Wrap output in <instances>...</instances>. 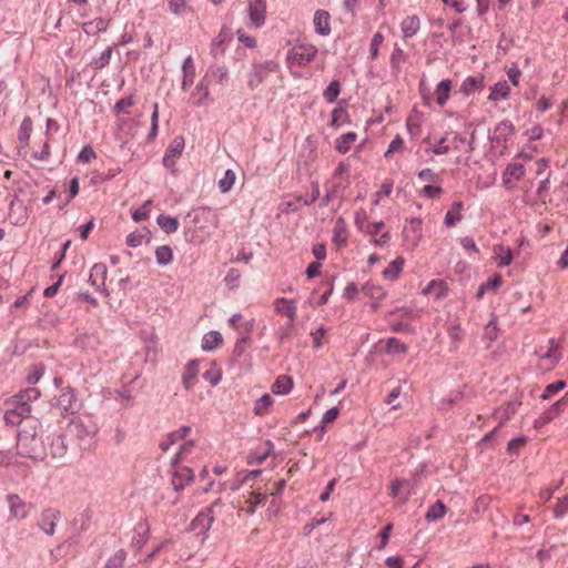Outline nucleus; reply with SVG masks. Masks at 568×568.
I'll return each mask as SVG.
<instances>
[{"label": "nucleus", "mask_w": 568, "mask_h": 568, "mask_svg": "<svg viewBox=\"0 0 568 568\" xmlns=\"http://www.w3.org/2000/svg\"><path fill=\"white\" fill-rule=\"evenodd\" d=\"M453 82L449 79L442 80L435 89L436 102L439 106H444L449 99Z\"/></svg>", "instance_id": "30"}, {"label": "nucleus", "mask_w": 568, "mask_h": 568, "mask_svg": "<svg viewBox=\"0 0 568 568\" xmlns=\"http://www.w3.org/2000/svg\"><path fill=\"white\" fill-rule=\"evenodd\" d=\"M227 41V36L223 32H220L211 43V54L214 57L221 55L225 51V44Z\"/></svg>", "instance_id": "52"}, {"label": "nucleus", "mask_w": 568, "mask_h": 568, "mask_svg": "<svg viewBox=\"0 0 568 568\" xmlns=\"http://www.w3.org/2000/svg\"><path fill=\"white\" fill-rule=\"evenodd\" d=\"M552 513L554 517L557 519L565 517V515L568 513V494L557 501L552 509Z\"/></svg>", "instance_id": "64"}, {"label": "nucleus", "mask_w": 568, "mask_h": 568, "mask_svg": "<svg viewBox=\"0 0 568 568\" xmlns=\"http://www.w3.org/2000/svg\"><path fill=\"white\" fill-rule=\"evenodd\" d=\"M523 404V395L519 393L514 394L510 399L503 406L494 412V416L499 419V425L509 420Z\"/></svg>", "instance_id": "6"}, {"label": "nucleus", "mask_w": 568, "mask_h": 568, "mask_svg": "<svg viewBox=\"0 0 568 568\" xmlns=\"http://www.w3.org/2000/svg\"><path fill=\"white\" fill-rule=\"evenodd\" d=\"M191 432V427L190 426H181L179 429L176 430H173L171 433H169L159 444V447L162 452H166L169 450V448L181 442V440H184L185 437L189 435V433Z\"/></svg>", "instance_id": "19"}, {"label": "nucleus", "mask_w": 568, "mask_h": 568, "mask_svg": "<svg viewBox=\"0 0 568 568\" xmlns=\"http://www.w3.org/2000/svg\"><path fill=\"white\" fill-rule=\"evenodd\" d=\"M108 274V267L104 263H95L89 274V283L98 291L103 293L105 296L109 295V291L105 287V280Z\"/></svg>", "instance_id": "10"}, {"label": "nucleus", "mask_w": 568, "mask_h": 568, "mask_svg": "<svg viewBox=\"0 0 568 568\" xmlns=\"http://www.w3.org/2000/svg\"><path fill=\"white\" fill-rule=\"evenodd\" d=\"M466 143L467 139L457 132L452 133V138L448 139V145H450V151H466Z\"/></svg>", "instance_id": "60"}, {"label": "nucleus", "mask_w": 568, "mask_h": 568, "mask_svg": "<svg viewBox=\"0 0 568 568\" xmlns=\"http://www.w3.org/2000/svg\"><path fill=\"white\" fill-rule=\"evenodd\" d=\"M59 404L67 410L73 413L78 408L75 393L72 388L63 392L59 397Z\"/></svg>", "instance_id": "41"}, {"label": "nucleus", "mask_w": 568, "mask_h": 568, "mask_svg": "<svg viewBox=\"0 0 568 568\" xmlns=\"http://www.w3.org/2000/svg\"><path fill=\"white\" fill-rule=\"evenodd\" d=\"M210 98L209 80L204 75L196 84L191 94L192 103L196 106L203 105Z\"/></svg>", "instance_id": "21"}, {"label": "nucleus", "mask_w": 568, "mask_h": 568, "mask_svg": "<svg viewBox=\"0 0 568 568\" xmlns=\"http://www.w3.org/2000/svg\"><path fill=\"white\" fill-rule=\"evenodd\" d=\"M222 342L223 337L219 331H210L203 335L201 347L205 352H211L222 344Z\"/></svg>", "instance_id": "29"}, {"label": "nucleus", "mask_w": 568, "mask_h": 568, "mask_svg": "<svg viewBox=\"0 0 568 568\" xmlns=\"http://www.w3.org/2000/svg\"><path fill=\"white\" fill-rule=\"evenodd\" d=\"M494 252L496 254V261L498 267L508 266L513 261V253L509 247H505L504 245H497L494 247Z\"/></svg>", "instance_id": "42"}, {"label": "nucleus", "mask_w": 568, "mask_h": 568, "mask_svg": "<svg viewBox=\"0 0 568 568\" xmlns=\"http://www.w3.org/2000/svg\"><path fill=\"white\" fill-rule=\"evenodd\" d=\"M247 13L250 26L257 29L262 28L266 19V0H248Z\"/></svg>", "instance_id": "7"}, {"label": "nucleus", "mask_w": 568, "mask_h": 568, "mask_svg": "<svg viewBox=\"0 0 568 568\" xmlns=\"http://www.w3.org/2000/svg\"><path fill=\"white\" fill-rule=\"evenodd\" d=\"M51 455L55 458L63 457L67 453L65 437L58 435L53 437L50 446Z\"/></svg>", "instance_id": "45"}, {"label": "nucleus", "mask_w": 568, "mask_h": 568, "mask_svg": "<svg viewBox=\"0 0 568 568\" xmlns=\"http://www.w3.org/2000/svg\"><path fill=\"white\" fill-rule=\"evenodd\" d=\"M339 93H341V84L337 80H333L327 85V88L324 90L323 97L327 102L333 103L336 101Z\"/></svg>", "instance_id": "54"}, {"label": "nucleus", "mask_w": 568, "mask_h": 568, "mask_svg": "<svg viewBox=\"0 0 568 568\" xmlns=\"http://www.w3.org/2000/svg\"><path fill=\"white\" fill-rule=\"evenodd\" d=\"M403 234L406 245L412 248L416 247L422 239V221L412 219L404 227Z\"/></svg>", "instance_id": "14"}, {"label": "nucleus", "mask_w": 568, "mask_h": 568, "mask_svg": "<svg viewBox=\"0 0 568 568\" xmlns=\"http://www.w3.org/2000/svg\"><path fill=\"white\" fill-rule=\"evenodd\" d=\"M203 378L212 386H216L222 379V372L215 363H211L210 367L203 373Z\"/></svg>", "instance_id": "49"}, {"label": "nucleus", "mask_w": 568, "mask_h": 568, "mask_svg": "<svg viewBox=\"0 0 568 568\" xmlns=\"http://www.w3.org/2000/svg\"><path fill=\"white\" fill-rule=\"evenodd\" d=\"M413 494V487L409 485L407 480L396 478L392 481L389 487V496L398 497L402 504L408 501L409 497Z\"/></svg>", "instance_id": "16"}, {"label": "nucleus", "mask_w": 568, "mask_h": 568, "mask_svg": "<svg viewBox=\"0 0 568 568\" xmlns=\"http://www.w3.org/2000/svg\"><path fill=\"white\" fill-rule=\"evenodd\" d=\"M6 404L9 406L8 409L4 413V422L8 425H19L23 418H27L31 414V406H24L23 404H17V403H8Z\"/></svg>", "instance_id": "8"}, {"label": "nucleus", "mask_w": 568, "mask_h": 568, "mask_svg": "<svg viewBox=\"0 0 568 568\" xmlns=\"http://www.w3.org/2000/svg\"><path fill=\"white\" fill-rule=\"evenodd\" d=\"M156 222L160 229L166 234L176 232L180 225L178 219L166 214H160Z\"/></svg>", "instance_id": "40"}, {"label": "nucleus", "mask_w": 568, "mask_h": 568, "mask_svg": "<svg viewBox=\"0 0 568 568\" xmlns=\"http://www.w3.org/2000/svg\"><path fill=\"white\" fill-rule=\"evenodd\" d=\"M206 78L211 75L220 84H223L227 81L229 78V69L224 65L213 64L210 65L206 72Z\"/></svg>", "instance_id": "44"}, {"label": "nucleus", "mask_w": 568, "mask_h": 568, "mask_svg": "<svg viewBox=\"0 0 568 568\" xmlns=\"http://www.w3.org/2000/svg\"><path fill=\"white\" fill-rule=\"evenodd\" d=\"M514 125L508 121H503L497 124L495 129V138L497 142L503 141L506 142L508 136L513 133Z\"/></svg>", "instance_id": "47"}, {"label": "nucleus", "mask_w": 568, "mask_h": 568, "mask_svg": "<svg viewBox=\"0 0 568 568\" xmlns=\"http://www.w3.org/2000/svg\"><path fill=\"white\" fill-rule=\"evenodd\" d=\"M420 29L418 16H408L400 22V30L405 39L413 38Z\"/></svg>", "instance_id": "27"}, {"label": "nucleus", "mask_w": 568, "mask_h": 568, "mask_svg": "<svg viewBox=\"0 0 568 568\" xmlns=\"http://www.w3.org/2000/svg\"><path fill=\"white\" fill-rule=\"evenodd\" d=\"M386 352L388 354H404L407 352V345L396 337H389L386 341Z\"/></svg>", "instance_id": "55"}, {"label": "nucleus", "mask_w": 568, "mask_h": 568, "mask_svg": "<svg viewBox=\"0 0 568 568\" xmlns=\"http://www.w3.org/2000/svg\"><path fill=\"white\" fill-rule=\"evenodd\" d=\"M274 64L272 62H265L263 64H255L248 75V85L254 89L258 87L264 79L266 78L267 73L272 71V67Z\"/></svg>", "instance_id": "20"}, {"label": "nucleus", "mask_w": 568, "mask_h": 568, "mask_svg": "<svg viewBox=\"0 0 568 568\" xmlns=\"http://www.w3.org/2000/svg\"><path fill=\"white\" fill-rule=\"evenodd\" d=\"M236 180V174L233 170L229 169L224 172V175L219 181V189L222 193H227L232 190Z\"/></svg>", "instance_id": "51"}, {"label": "nucleus", "mask_w": 568, "mask_h": 568, "mask_svg": "<svg viewBox=\"0 0 568 568\" xmlns=\"http://www.w3.org/2000/svg\"><path fill=\"white\" fill-rule=\"evenodd\" d=\"M273 405V398L268 394L261 396L254 405V414L257 416L265 415Z\"/></svg>", "instance_id": "50"}, {"label": "nucleus", "mask_w": 568, "mask_h": 568, "mask_svg": "<svg viewBox=\"0 0 568 568\" xmlns=\"http://www.w3.org/2000/svg\"><path fill=\"white\" fill-rule=\"evenodd\" d=\"M194 479V473L189 467H176L172 475V486L175 491L183 490Z\"/></svg>", "instance_id": "15"}, {"label": "nucleus", "mask_w": 568, "mask_h": 568, "mask_svg": "<svg viewBox=\"0 0 568 568\" xmlns=\"http://www.w3.org/2000/svg\"><path fill=\"white\" fill-rule=\"evenodd\" d=\"M565 409H568V393H566L565 396H562L559 400L554 403L547 410L542 413V422L550 423Z\"/></svg>", "instance_id": "26"}, {"label": "nucleus", "mask_w": 568, "mask_h": 568, "mask_svg": "<svg viewBox=\"0 0 568 568\" xmlns=\"http://www.w3.org/2000/svg\"><path fill=\"white\" fill-rule=\"evenodd\" d=\"M19 454L23 457L36 458L38 457L41 448V439L38 437L36 427L30 430L22 429L17 435Z\"/></svg>", "instance_id": "1"}, {"label": "nucleus", "mask_w": 568, "mask_h": 568, "mask_svg": "<svg viewBox=\"0 0 568 568\" xmlns=\"http://www.w3.org/2000/svg\"><path fill=\"white\" fill-rule=\"evenodd\" d=\"M112 57V48L108 47L105 50L102 51V53L92 60L91 65L97 69H103L105 65L110 63Z\"/></svg>", "instance_id": "58"}, {"label": "nucleus", "mask_w": 568, "mask_h": 568, "mask_svg": "<svg viewBox=\"0 0 568 568\" xmlns=\"http://www.w3.org/2000/svg\"><path fill=\"white\" fill-rule=\"evenodd\" d=\"M199 373L200 362L197 359L189 361L182 374V384L186 390H191L194 387Z\"/></svg>", "instance_id": "18"}, {"label": "nucleus", "mask_w": 568, "mask_h": 568, "mask_svg": "<svg viewBox=\"0 0 568 568\" xmlns=\"http://www.w3.org/2000/svg\"><path fill=\"white\" fill-rule=\"evenodd\" d=\"M535 354L554 366L561 359V344L558 339L551 337L547 339L545 345H539L535 349Z\"/></svg>", "instance_id": "5"}, {"label": "nucleus", "mask_w": 568, "mask_h": 568, "mask_svg": "<svg viewBox=\"0 0 568 568\" xmlns=\"http://www.w3.org/2000/svg\"><path fill=\"white\" fill-rule=\"evenodd\" d=\"M526 173L525 165L518 162L508 163L503 172V184L506 189L514 187L515 183L520 181Z\"/></svg>", "instance_id": "11"}, {"label": "nucleus", "mask_w": 568, "mask_h": 568, "mask_svg": "<svg viewBox=\"0 0 568 568\" xmlns=\"http://www.w3.org/2000/svg\"><path fill=\"white\" fill-rule=\"evenodd\" d=\"M223 506L224 504L222 500L217 498L210 507L196 515V517L191 521V529L196 531L199 535L206 537L212 524L214 523L216 508Z\"/></svg>", "instance_id": "3"}, {"label": "nucleus", "mask_w": 568, "mask_h": 568, "mask_svg": "<svg viewBox=\"0 0 568 568\" xmlns=\"http://www.w3.org/2000/svg\"><path fill=\"white\" fill-rule=\"evenodd\" d=\"M183 150L184 139L182 136H175L164 153L163 165L168 169H174L175 162L182 155Z\"/></svg>", "instance_id": "12"}, {"label": "nucleus", "mask_w": 568, "mask_h": 568, "mask_svg": "<svg viewBox=\"0 0 568 568\" xmlns=\"http://www.w3.org/2000/svg\"><path fill=\"white\" fill-rule=\"evenodd\" d=\"M273 449V444L270 440H266L262 446L257 447L250 455V464H262L267 456L271 454Z\"/></svg>", "instance_id": "37"}, {"label": "nucleus", "mask_w": 568, "mask_h": 568, "mask_svg": "<svg viewBox=\"0 0 568 568\" xmlns=\"http://www.w3.org/2000/svg\"><path fill=\"white\" fill-rule=\"evenodd\" d=\"M60 511L53 508L43 509L38 520V527L48 536L55 532L57 523L60 519Z\"/></svg>", "instance_id": "9"}, {"label": "nucleus", "mask_w": 568, "mask_h": 568, "mask_svg": "<svg viewBox=\"0 0 568 568\" xmlns=\"http://www.w3.org/2000/svg\"><path fill=\"white\" fill-rule=\"evenodd\" d=\"M406 128L412 138H418L420 134V118L418 115L408 116Z\"/></svg>", "instance_id": "63"}, {"label": "nucleus", "mask_w": 568, "mask_h": 568, "mask_svg": "<svg viewBox=\"0 0 568 568\" xmlns=\"http://www.w3.org/2000/svg\"><path fill=\"white\" fill-rule=\"evenodd\" d=\"M126 559V551L119 549L113 556H111L105 562L103 568H121Z\"/></svg>", "instance_id": "53"}, {"label": "nucleus", "mask_w": 568, "mask_h": 568, "mask_svg": "<svg viewBox=\"0 0 568 568\" xmlns=\"http://www.w3.org/2000/svg\"><path fill=\"white\" fill-rule=\"evenodd\" d=\"M428 151L435 155H445L450 152V145H448V136H442Z\"/></svg>", "instance_id": "59"}, {"label": "nucleus", "mask_w": 568, "mask_h": 568, "mask_svg": "<svg viewBox=\"0 0 568 568\" xmlns=\"http://www.w3.org/2000/svg\"><path fill=\"white\" fill-rule=\"evenodd\" d=\"M483 87V78L480 77H467L463 83L460 90L465 94H470L477 91L479 88Z\"/></svg>", "instance_id": "48"}, {"label": "nucleus", "mask_w": 568, "mask_h": 568, "mask_svg": "<svg viewBox=\"0 0 568 568\" xmlns=\"http://www.w3.org/2000/svg\"><path fill=\"white\" fill-rule=\"evenodd\" d=\"M183 443L180 445L178 453L172 462V465L175 467L176 464L183 460L193 450L194 444L192 440H182Z\"/></svg>", "instance_id": "57"}, {"label": "nucleus", "mask_w": 568, "mask_h": 568, "mask_svg": "<svg viewBox=\"0 0 568 568\" xmlns=\"http://www.w3.org/2000/svg\"><path fill=\"white\" fill-rule=\"evenodd\" d=\"M195 79V65L193 62V58L187 55L182 63V83L181 88L183 91H187Z\"/></svg>", "instance_id": "22"}, {"label": "nucleus", "mask_w": 568, "mask_h": 568, "mask_svg": "<svg viewBox=\"0 0 568 568\" xmlns=\"http://www.w3.org/2000/svg\"><path fill=\"white\" fill-rule=\"evenodd\" d=\"M10 515L16 519H24L29 515V506L17 494H8L6 497Z\"/></svg>", "instance_id": "13"}, {"label": "nucleus", "mask_w": 568, "mask_h": 568, "mask_svg": "<svg viewBox=\"0 0 568 568\" xmlns=\"http://www.w3.org/2000/svg\"><path fill=\"white\" fill-rule=\"evenodd\" d=\"M150 528L146 520H140L134 527V536L132 538V546L140 550L144 547L149 539Z\"/></svg>", "instance_id": "23"}, {"label": "nucleus", "mask_w": 568, "mask_h": 568, "mask_svg": "<svg viewBox=\"0 0 568 568\" xmlns=\"http://www.w3.org/2000/svg\"><path fill=\"white\" fill-rule=\"evenodd\" d=\"M192 217L195 227L205 231L206 234L217 226V215L214 210L210 207H200L187 214Z\"/></svg>", "instance_id": "4"}, {"label": "nucleus", "mask_w": 568, "mask_h": 568, "mask_svg": "<svg viewBox=\"0 0 568 568\" xmlns=\"http://www.w3.org/2000/svg\"><path fill=\"white\" fill-rule=\"evenodd\" d=\"M274 308L277 313L286 315L292 323L295 321L297 310L295 301L277 297L274 301Z\"/></svg>", "instance_id": "25"}, {"label": "nucleus", "mask_w": 568, "mask_h": 568, "mask_svg": "<svg viewBox=\"0 0 568 568\" xmlns=\"http://www.w3.org/2000/svg\"><path fill=\"white\" fill-rule=\"evenodd\" d=\"M566 387L565 381H557L546 386L544 393L541 394V399L546 400L551 398L555 394L562 390Z\"/></svg>", "instance_id": "61"}, {"label": "nucleus", "mask_w": 568, "mask_h": 568, "mask_svg": "<svg viewBox=\"0 0 568 568\" xmlns=\"http://www.w3.org/2000/svg\"><path fill=\"white\" fill-rule=\"evenodd\" d=\"M155 260L159 265H169L173 260V251L169 245L159 246L155 250Z\"/></svg>", "instance_id": "46"}, {"label": "nucleus", "mask_w": 568, "mask_h": 568, "mask_svg": "<svg viewBox=\"0 0 568 568\" xmlns=\"http://www.w3.org/2000/svg\"><path fill=\"white\" fill-rule=\"evenodd\" d=\"M404 258L396 257L389 265L383 271L382 275L385 280L395 281L399 276L404 267Z\"/></svg>", "instance_id": "34"}, {"label": "nucleus", "mask_w": 568, "mask_h": 568, "mask_svg": "<svg viewBox=\"0 0 568 568\" xmlns=\"http://www.w3.org/2000/svg\"><path fill=\"white\" fill-rule=\"evenodd\" d=\"M293 388V381L287 375L278 376L272 385V392L276 395H286Z\"/></svg>", "instance_id": "36"}, {"label": "nucleus", "mask_w": 568, "mask_h": 568, "mask_svg": "<svg viewBox=\"0 0 568 568\" xmlns=\"http://www.w3.org/2000/svg\"><path fill=\"white\" fill-rule=\"evenodd\" d=\"M317 52L318 50L314 44L301 42L288 50L287 62L290 65L305 67L314 61Z\"/></svg>", "instance_id": "2"}, {"label": "nucleus", "mask_w": 568, "mask_h": 568, "mask_svg": "<svg viewBox=\"0 0 568 568\" xmlns=\"http://www.w3.org/2000/svg\"><path fill=\"white\" fill-rule=\"evenodd\" d=\"M110 21L105 18L99 17L83 24V30L89 36H94L104 32L109 27Z\"/></svg>", "instance_id": "31"}, {"label": "nucleus", "mask_w": 568, "mask_h": 568, "mask_svg": "<svg viewBox=\"0 0 568 568\" xmlns=\"http://www.w3.org/2000/svg\"><path fill=\"white\" fill-rule=\"evenodd\" d=\"M357 139V134L355 132H347L343 135H341L335 141V149L341 154H345L351 150V146L354 144V142Z\"/></svg>", "instance_id": "38"}, {"label": "nucleus", "mask_w": 568, "mask_h": 568, "mask_svg": "<svg viewBox=\"0 0 568 568\" xmlns=\"http://www.w3.org/2000/svg\"><path fill=\"white\" fill-rule=\"evenodd\" d=\"M168 4L170 11L175 16H184L192 11L185 0H169Z\"/></svg>", "instance_id": "56"}, {"label": "nucleus", "mask_w": 568, "mask_h": 568, "mask_svg": "<svg viewBox=\"0 0 568 568\" xmlns=\"http://www.w3.org/2000/svg\"><path fill=\"white\" fill-rule=\"evenodd\" d=\"M41 393L37 387H27L22 389L20 393L8 399V403H17L23 404L24 406H30L31 402L37 400L40 397Z\"/></svg>", "instance_id": "24"}, {"label": "nucleus", "mask_w": 568, "mask_h": 568, "mask_svg": "<svg viewBox=\"0 0 568 568\" xmlns=\"http://www.w3.org/2000/svg\"><path fill=\"white\" fill-rule=\"evenodd\" d=\"M406 60L404 50L397 44L394 45L390 54V67L392 69H399L400 64Z\"/></svg>", "instance_id": "62"}, {"label": "nucleus", "mask_w": 568, "mask_h": 568, "mask_svg": "<svg viewBox=\"0 0 568 568\" xmlns=\"http://www.w3.org/2000/svg\"><path fill=\"white\" fill-rule=\"evenodd\" d=\"M265 499H266L265 494L250 491L245 499L246 507L244 508V510L246 511L247 515H253L255 513L256 508L260 505H262Z\"/></svg>", "instance_id": "39"}, {"label": "nucleus", "mask_w": 568, "mask_h": 568, "mask_svg": "<svg viewBox=\"0 0 568 568\" xmlns=\"http://www.w3.org/2000/svg\"><path fill=\"white\" fill-rule=\"evenodd\" d=\"M362 292L364 295L368 296L373 300V307L376 308L378 303L385 297V291L373 283H366L362 287Z\"/></svg>", "instance_id": "32"}, {"label": "nucleus", "mask_w": 568, "mask_h": 568, "mask_svg": "<svg viewBox=\"0 0 568 568\" xmlns=\"http://www.w3.org/2000/svg\"><path fill=\"white\" fill-rule=\"evenodd\" d=\"M510 88L507 81L497 82L491 89L488 99L491 101L504 100L509 95Z\"/></svg>", "instance_id": "43"}, {"label": "nucleus", "mask_w": 568, "mask_h": 568, "mask_svg": "<svg viewBox=\"0 0 568 568\" xmlns=\"http://www.w3.org/2000/svg\"><path fill=\"white\" fill-rule=\"evenodd\" d=\"M314 29L318 36L327 37L331 34V16L327 11L318 9L314 13Z\"/></svg>", "instance_id": "17"}, {"label": "nucleus", "mask_w": 568, "mask_h": 568, "mask_svg": "<svg viewBox=\"0 0 568 568\" xmlns=\"http://www.w3.org/2000/svg\"><path fill=\"white\" fill-rule=\"evenodd\" d=\"M447 513V508L442 500H437L435 504L428 507L425 519L428 523L440 520Z\"/></svg>", "instance_id": "35"}, {"label": "nucleus", "mask_w": 568, "mask_h": 568, "mask_svg": "<svg viewBox=\"0 0 568 568\" xmlns=\"http://www.w3.org/2000/svg\"><path fill=\"white\" fill-rule=\"evenodd\" d=\"M464 209V204L463 202L460 201H455L453 204H452V207L450 210L446 213L445 215V219H444V224L447 226V227H453L455 226L462 219H463V215H462V210Z\"/></svg>", "instance_id": "28"}, {"label": "nucleus", "mask_w": 568, "mask_h": 568, "mask_svg": "<svg viewBox=\"0 0 568 568\" xmlns=\"http://www.w3.org/2000/svg\"><path fill=\"white\" fill-rule=\"evenodd\" d=\"M447 287L443 281H430L423 290L424 295H433L435 300H440L446 295Z\"/></svg>", "instance_id": "33"}]
</instances>
